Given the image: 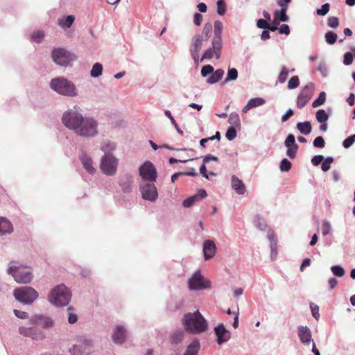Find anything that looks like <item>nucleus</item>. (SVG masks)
Here are the masks:
<instances>
[{
    "label": "nucleus",
    "instance_id": "40",
    "mask_svg": "<svg viewBox=\"0 0 355 355\" xmlns=\"http://www.w3.org/2000/svg\"><path fill=\"white\" fill-rule=\"evenodd\" d=\"M228 122L232 125V127H239L241 121L239 114L235 112L231 113L229 116Z\"/></svg>",
    "mask_w": 355,
    "mask_h": 355
},
{
    "label": "nucleus",
    "instance_id": "63",
    "mask_svg": "<svg viewBox=\"0 0 355 355\" xmlns=\"http://www.w3.org/2000/svg\"><path fill=\"white\" fill-rule=\"evenodd\" d=\"M331 226L329 223L324 222L322 225V233L324 236H326L330 233Z\"/></svg>",
    "mask_w": 355,
    "mask_h": 355
},
{
    "label": "nucleus",
    "instance_id": "9",
    "mask_svg": "<svg viewBox=\"0 0 355 355\" xmlns=\"http://www.w3.org/2000/svg\"><path fill=\"white\" fill-rule=\"evenodd\" d=\"M53 62L60 66L67 67L76 60V56L64 48H55L51 51Z\"/></svg>",
    "mask_w": 355,
    "mask_h": 355
},
{
    "label": "nucleus",
    "instance_id": "5",
    "mask_svg": "<svg viewBox=\"0 0 355 355\" xmlns=\"http://www.w3.org/2000/svg\"><path fill=\"white\" fill-rule=\"evenodd\" d=\"M71 292L64 284L55 286L48 296L49 302L55 306L67 305L71 300Z\"/></svg>",
    "mask_w": 355,
    "mask_h": 355
},
{
    "label": "nucleus",
    "instance_id": "58",
    "mask_svg": "<svg viewBox=\"0 0 355 355\" xmlns=\"http://www.w3.org/2000/svg\"><path fill=\"white\" fill-rule=\"evenodd\" d=\"M313 145L316 148H322L325 145L324 139H323L322 137H317L313 141Z\"/></svg>",
    "mask_w": 355,
    "mask_h": 355
},
{
    "label": "nucleus",
    "instance_id": "53",
    "mask_svg": "<svg viewBox=\"0 0 355 355\" xmlns=\"http://www.w3.org/2000/svg\"><path fill=\"white\" fill-rule=\"evenodd\" d=\"M226 12V5L223 0L217 1V12L219 15H223Z\"/></svg>",
    "mask_w": 355,
    "mask_h": 355
},
{
    "label": "nucleus",
    "instance_id": "18",
    "mask_svg": "<svg viewBox=\"0 0 355 355\" xmlns=\"http://www.w3.org/2000/svg\"><path fill=\"white\" fill-rule=\"evenodd\" d=\"M284 146L287 148L286 156L290 159H294L297 153L298 145L295 142V136L292 134H289L285 141Z\"/></svg>",
    "mask_w": 355,
    "mask_h": 355
},
{
    "label": "nucleus",
    "instance_id": "41",
    "mask_svg": "<svg viewBox=\"0 0 355 355\" xmlns=\"http://www.w3.org/2000/svg\"><path fill=\"white\" fill-rule=\"evenodd\" d=\"M315 118H316V120L320 123H323L326 122L328 120L329 115L327 114L325 110H319L317 111V112L315 114Z\"/></svg>",
    "mask_w": 355,
    "mask_h": 355
},
{
    "label": "nucleus",
    "instance_id": "64",
    "mask_svg": "<svg viewBox=\"0 0 355 355\" xmlns=\"http://www.w3.org/2000/svg\"><path fill=\"white\" fill-rule=\"evenodd\" d=\"M323 161L324 157L321 155H315L312 158V164L315 166H318Z\"/></svg>",
    "mask_w": 355,
    "mask_h": 355
},
{
    "label": "nucleus",
    "instance_id": "25",
    "mask_svg": "<svg viewBox=\"0 0 355 355\" xmlns=\"http://www.w3.org/2000/svg\"><path fill=\"white\" fill-rule=\"evenodd\" d=\"M231 185L232 189L239 195H243L245 192V187L241 180L236 175H233L231 180Z\"/></svg>",
    "mask_w": 355,
    "mask_h": 355
},
{
    "label": "nucleus",
    "instance_id": "43",
    "mask_svg": "<svg viewBox=\"0 0 355 355\" xmlns=\"http://www.w3.org/2000/svg\"><path fill=\"white\" fill-rule=\"evenodd\" d=\"M132 184V179L130 176H127L126 180L125 182L121 181L120 182V185L122 188V190L124 192H130L131 191Z\"/></svg>",
    "mask_w": 355,
    "mask_h": 355
},
{
    "label": "nucleus",
    "instance_id": "19",
    "mask_svg": "<svg viewBox=\"0 0 355 355\" xmlns=\"http://www.w3.org/2000/svg\"><path fill=\"white\" fill-rule=\"evenodd\" d=\"M31 324H38L45 329H49L54 327L53 320L46 315H34L31 317L30 320Z\"/></svg>",
    "mask_w": 355,
    "mask_h": 355
},
{
    "label": "nucleus",
    "instance_id": "42",
    "mask_svg": "<svg viewBox=\"0 0 355 355\" xmlns=\"http://www.w3.org/2000/svg\"><path fill=\"white\" fill-rule=\"evenodd\" d=\"M254 224L258 229H259L261 231L265 230L267 228V225L266 223L265 220L261 218L259 216H257L254 218Z\"/></svg>",
    "mask_w": 355,
    "mask_h": 355
},
{
    "label": "nucleus",
    "instance_id": "15",
    "mask_svg": "<svg viewBox=\"0 0 355 355\" xmlns=\"http://www.w3.org/2000/svg\"><path fill=\"white\" fill-rule=\"evenodd\" d=\"M223 46V42H218L216 41H211V47L206 49L200 58V61L205 60H210L213 58L219 59L221 54V50Z\"/></svg>",
    "mask_w": 355,
    "mask_h": 355
},
{
    "label": "nucleus",
    "instance_id": "10",
    "mask_svg": "<svg viewBox=\"0 0 355 355\" xmlns=\"http://www.w3.org/2000/svg\"><path fill=\"white\" fill-rule=\"evenodd\" d=\"M140 177L145 182H154L157 177V170L155 166L149 161L145 162L139 169Z\"/></svg>",
    "mask_w": 355,
    "mask_h": 355
},
{
    "label": "nucleus",
    "instance_id": "2",
    "mask_svg": "<svg viewBox=\"0 0 355 355\" xmlns=\"http://www.w3.org/2000/svg\"><path fill=\"white\" fill-rule=\"evenodd\" d=\"M49 85L52 90L64 96L76 97L79 94L76 85L62 76L53 78Z\"/></svg>",
    "mask_w": 355,
    "mask_h": 355
},
{
    "label": "nucleus",
    "instance_id": "54",
    "mask_svg": "<svg viewBox=\"0 0 355 355\" xmlns=\"http://www.w3.org/2000/svg\"><path fill=\"white\" fill-rule=\"evenodd\" d=\"M214 67L210 64L205 65L202 67L201 75L202 77H206L214 72Z\"/></svg>",
    "mask_w": 355,
    "mask_h": 355
},
{
    "label": "nucleus",
    "instance_id": "27",
    "mask_svg": "<svg viewBox=\"0 0 355 355\" xmlns=\"http://www.w3.org/2000/svg\"><path fill=\"white\" fill-rule=\"evenodd\" d=\"M13 227L11 223L4 217H0V236L11 234Z\"/></svg>",
    "mask_w": 355,
    "mask_h": 355
},
{
    "label": "nucleus",
    "instance_id": "32",
    "mask_svg": "<svg viewBox=\"0 0 355 355\" xmlns=\"http://www.w3.org/2000/svg\"><path fill=\"white\" fill-rule=\"evenodd\" d=\"M223 28V23L220 21H219V20L215 21L214 26V37L212 39V41L222 42V36H221V35H222Z\"/></svg>",
    "mask_w": 355,
    "mask_h": 355
},
{
    "label": "nucleus",
    "instance_id": "60",
    "mask_svg": "<svg viewBox=\"0 0 355 355\" xmlns=\"http://www.w3.org/2000/svg\"><path fill=\"white\" fill-rule=\"evenodd\" d=\"M327 24L329 27L336 28L339 25L338 18L336 17H331L328 19Z\"/></svg>",
    "mask_w": 355,
    "mask_h": 355
},
{
    "label": "nucleus",
    "instance_id": "46",
    "mask_svg": "<svg viewBox=\"0 0 355 355\" xmlns=\"http://www.w3.org/2000/svg\"><path fill=\"white\" fill-rule=\"evenodd\" d=\"M288 73L289 70L285 66H283L278 76V81L279 83H284L286 82Z\"/></svg>",
    "mask_w": 355,
    "mask_h": 355
},
{
    "label": "nucleus",
    "instance_id": "8",
    "mask_svg": "<svg viewBox=\"0 0 355 355\" xmlns=\"http://www.w3.org/2000/svg\"><path fill=\"white\" fill-rule=\"evenodd\" d=\"M119 159L114 155H103L100 160V169L103 174L107 176H114L116 174Z\"/></svg>",
    "mask_w": 355,
    "mask_h": 355
},
{
    "label": "nucleus",
    "instance_id": "44",
    "mask_svg": "<svg viewBox=\"0 0 355 355\" xmlns=\"http://www.w3.org/2000/svg\"><path fill=\"white\" fill-rule=\"evenodd\" d=\"M326 100V93L321 92L319 96L312 103V107H317L323 105Z\"/></svg>",
    "mask_w": 355,
    "mask_h": 355
},
{
    "label": "nucleus",
    "instance_id": "38",
    "mask_svg": "<svg viewBox=\"0 0 355 355\" xmlns=\"http://www.w3.org/2000/svg\"><path fill=\"white\" fill-rule=\"evenodd\" d=\"M297 130L303 135H309L311 132V122H300L297 124Z\"/></svg>",
    "mask_w": 355,
    "mask_h": 355
},
{
    "label": "nucleus",
    "instance_id": "17",
    "mask_svg": "<svg viewBox=\"0 0 355 355\" xmlns=\"http://www.w3.org/2000/svg\"><path fill=\"white\" fill-rule=\"evenodd\" d=\"M214 331L216 336V343L220 345L227 343L231 338V332L225 327L223 323L215 327Z\"/></svg>",
    "mask_w": 355,
    "mask_h": 355
},
{
    "label": "nucleus",
    "instance_id": "14",
    "mask_svg": "<svg viewBox=\"0 0 355 355\" xmlns=\"http://www.w3.org/2000/svg\"><path fill=\"white\" fill-rule=\"evenodd\" d=\"M291 1V0H279L277 1V4L280 7V10L275 11L272 24H276V25H279L280 21H288L289 18L286 15V12Z\"/></svg>",
    "mask_w": 355,
    "mask_h": 355
},
{
    "label": "nucleus",
    "instance_id": "3",
    "mask_svg": "<svg viewBox=\"0 0 355 355\" xmlns=\"http://www.w3.org/2000/svg\"><path fill=\"white\" fill-rule=\"evenodd\" d=\"M75 135L86 139H91L99 135V123L93 116H85Z\"/></svg>",
    "mask_w": 355,
    "mask_h": 355
},
{
    "label": "nucleus",
    "instance_id": "30",
    "mask_svg": "<svg viewBox=\"0 0 355 355\" xmlns=\"http://www.w3.org/2000/svg\"><path fill=\"white\" fill-rule=\"evenodd\" d=\"M298 336L301 342L309 345L311 341V332L307 327L301 326L298 329Z\"/></svg>",
    "mask_w": 355,
    "mask_h": 355
},
{
    "label": "nucleus",
    "instance_id": "4",
    "mask_svg": "<svg viewBox=\"0 0 355 355\" xmlns=\"http://www.w3.org/2000/svg\"><path fill=\"white\" fill-rule=\"evenodd\" d=\"M84 116L80 112V108L76 105L66 110L62 116V124L74 134L79 128Z\"/></svg>",
    "mask_w": 355,
    "mask_h": 355
},
{
    "label": "nucleus",
    "instance_id": "33",
    "mask_svg": "<svg viewBox=\"0 0 355 355\" xmlns=\"http://www.w3.org/2000/svg\"><path fill=\"white\" fill-rule=\"evenodd\" d=\"M200 349V342L198 340H194L187 347L184 355H197Z\"/></svg>",
    "mask_w": 355,
    "mask_h": 355
},
{
    "label": "nucleus",
    "instance_id": "21",
    "mask_svg": "<svg viewBox=\"0 0 355 355\" xmlns=\"http://www.w3.org/2000/svg\"><path fill=\"white\" fill-rule=\"evenodd\" d=\"M207 196V192L204 189H201L198 191V193L196 195L190 196L185 199L182 202V206L185 208H189L195 205L196 202L200 201V200L205 198Z\"/></svg>",
    "mask_w": 355,
    "mask_h": 355
},
{
    "label": "nucleus",
    "instance_id": "31",
    "mask_svg": "<svg viewBox=\"0 0 355 355\" xmlns=\"http://www.w3.org/2000/svg\"><path fill=\"white\" fill-rule=\"evenodd\" d=\"M202 161H203V164L200 168V173L204 178H205L206 179H209V175L207 173V171L205 164H207L209 161L218 162V159L216 156H214L211 155H207L203 157Z\"/></svg>",
    "mask_w": 355,
    "mask_h": 355
},
{
    "label": "nucleus",
    "instance_id": "35",
    "mask_svg": "<svg viewBox=\"0 0 355 355\" xmlns=\"http://www.w3.org/2000/svg\"><path fill=\"white\" fill-rule=\"evenodd\" d=\"M74 17L73 15H68L67 17L58 19V25L62 28H69L74 21Z\"/></svg>",
    "mask_w": 355,
    "mask_h": 355
},
{
    "label": "nucleus",
    "instance_id": "57",
    "mask_svg": "<svg viewBox=\"0 0 355 355\" xmlns=\"http://www.w3.org/2000/svg\"><path fill=\"white\" fill-rule=\"evenodd\" d=\"M329 4L328 3H324L322 6L321 8L318 9L316 12L320 16H324L329 10Z\"/></svg>",
    "mask_w": 355,
    "mask_h": 355
},
{
    "label": "nucleus",
    "instance_id": "23",
    "mask_svg": "<svg viewBox=\"0 0 355 355\" xmlns=\"http://www.w3.org/2000/svg\"><path fill=\"white\" fill-rule=\"evenodd\" d=\"M205 42L202 36H199V35H194L191 41V45L189 51L190 53H199L202 49L203 42Z\"/></svg>",
    "mask_w": 355,
    "mask_h": 355
},
{
    "label": "nucleus",
    "instance_id": "39",
    "mask_svg": "<svg viewBox=\"0 0 355 355\" xmlns=\"http://www.w3.org/2000/svg\"><path fill=\"white\" fill-rule=\"evenodd\" d=\"M213 26L211 23H206L204 26L202 34H198L199 36H202L205 41H207L212 33Z\"/></svg>",
    "mask_w": 355,
    "mask_h": 355
},
{
    "label": "nucleus",
    "instance_id": "52",
    "mask_svg": "<svg viewBox=\"0 0 355 355\" xmlns=\"http://www.w3.org/2000/svg\"><path fill=\"white\" fill-rule=\"evenodd\" d=\"M334 162V158L332 157H327L323 162L322 163L321 168L323 171L326 172L327 171L330 167L331 163Z\"/></svg>",
    "mask_w": 355,
    "mask_h": 355
},
{
    "label": "nucleus",
    "instance_id": "56",
    "mask_svg": "<svg viewBox=\"0 0 355 355\" xmlns=\"http://www.w3.org/2000/svg\"><path fill=\"white\" fill-rule=\"evenodd\" d=\"M225 137L229 141L234 139L236 137V131L234 127L230 128L226 133Z\"/></svg>",
    "mask_w": 355,
    "mask_h": 355
},
{
    "label": "nucleus",
    "instance_id": "13",
    "mask_svg": "<svg viewBox=\"0 0 355 355\" xmlns=\"http://www.w3.org/2000/svg\"><path fill=\"white\" fill-rule=\"evenodd\" d=\"M191 291H199L210 287V282L205 280L200 271L195 272L188 281Z\"/></svg>",
    "mask_w": 355,
    "mask_h": 355
},
{
    "label": "nucleus",
    "instance_id": "16",
    "mask_svg": "<svg viewBox=\"0 0 355 355\" xmlns=\"http://www.w3.org/2000/svg\"><path fill=\"white\" fill-rule=\"evenodd\" d=\"M93 351V344L89 340H82L78 344L73 345L71 352L75 355H89Z\"/></svg>",
    "mask_w": 355,
    "mask_h": 355
},
{
    "label": "nucleus",
    "instance_id": "6",
    "mask_svg": "<svg viewBox=\"0 0 355 355\" xmlns=\"http://www.w3.org/2000/svg\"><path fill=\"white\" fill-rule=\"evenodd\" d=\"M14 262L12 261L9 265L7 269V273L11 275L18 284H30L33 279L32 271L26 266L14 265L12 264Z\"/></svg>",
    "mask_w": 355,
    "mask_h": 355
},
{
    "label": "nucleus",
    "instance_id": "1",
    "mask_svg": "<svg viewBox=\"0 0 355 355\" xmlns=\"http://www.w3.org/2000/svg\"><path fill=\"white\" fill-rule=\"evenodd\" d=\"M185 329L191 334H201L208 329V323L202 315L196 311L185 314L182 318Z\"/></svg>",
    "mask_w": 355,
    "mask_h": 355
},
{
    "label": "nucleus",
    "instance_id": "11",
    "mask_svg": "<svg viewBox=\"0 0 355 355\" xmlns=\"http://www.w3.org/2000/svg\"><path fill=\"white\" fill-rule=\"evenodd\" d=\"M139 191L144 200L155 202L158 198V191L153 182H143L139 186Z\"/></svg>",
    "mask_w": 355,
    "mask_h": 355
},
{
    "label": "nucleus",
    "instance_id": "7",
    "mask_svg": "<svg viewBox=\"0 0 355 355\" xmlns=\"http://www.w3.org/2000/svg\"><path fill=\"white\" fill-rule=\"evenodd\" d=\"M14 297L24 305L32 304L38 297V292L31 286H21L13 291Z\"/></svg>",
    "mask_w": 355,
    "mask_h": 355
},
{
    "label": "nucleus",
    "instance_id": "37",
    "mask_svg": "<svg viewBox=\"0 0 355 355\" xmlns=\"http://www.w3.org/2000/svg\"><path fill=\"white\" fill-rule=\"evenodd\" d=\"M103 65L101 63L96 62L93 64L90 71V76L92 78H98L102 75Z\"/></svg>",
    "mask_w": 355,
    "mask_h": 355
},
{
    "label": "nucleus",
    "instance_id": "45",
    "mask_svg": "<svg viewBox=\"0 0 355 355\" xmlns=\"http://www.w3.org/2000/svg\"><path fill=\"white\" fill-rule=\"evenodd\" d=\"M238 77V71L234 68H231L228 69L227 76L225 79V83H227L229 81L235 80Z\"/></svg>",
    "mask_w": 355,
    "mask_h": 355
},
{
    "label": "nucleus",
    "instance_id": "50",
    "mask_svg": "<svg viewBox=\"0 0 355 355\" xmlns=\"http://www.w3.org/2000/svg\"><path fill=\"white\" fill-rule=\"evenodd\" d=\"M67 313H68V322L70 324H73L77 322L78 320V316L77 315L73 312V309L71 307H69L67 309Z\"/></svg>",
    "mask_w": 355,
    "mask_h": 355
},
{
    "label": "nucleus",
    "instance_id": "47",
    "mask_svg": "<svg viewBox=\"0 0 355 355\" xmlns=\"http://www.w3.org/2000/svg\"><path fill=\"white\" fill-rule=\"evenodd\" d=\"M279 168L282 172H288L291 168V163L287 159H283L279 164Z\"/></svg>",
    "mask_w": 355,
    "mask_h": 355
},
{
    "label": "nucleus",
    "instance_id": "12",
    "mask_svg": "<svg viewBox=\"0 0 355 355\" xmlns=\"http://www.w3.org/2000/svg\"><path fill=\"white\" fill-rule=\"evenodd\" d=\"M18 332L21 336L30 338L33 340H43L46 338L45 334L36 327L20 325L18 328Z\"/></svg>",
    "mask_w": 355,
    "mask_h": 355
},
{
    "label": "nucleus",
    "instance_id": "36",
    "mask_svg": "<svg viewBox=\"0 0 355 355\" xmlns=\"http://www.w3.org/2000/svg\"><path fill=\"white\" fill-rule=\"evenodd\" d=\"M184 338V331L182 329L175 331L171 336L172 343L178 344L181 343Z\"/></svg>",
    "mask_w": 355,
    "mask_h": 355
},
{
    "label": "nucleus",
    "instance_id": "24",
    "mask_svg": "<svg viewBox=\"0 0 355 355\" xmlns=\"http://www.w3.org/2000/svg\"><path fill=\"white\" fill-rule=\"evenodd\" d=\"M126 338V331L121 325H118L114 330L112 334L113 341L116 344H121Z\"/></svg>",
    "mask_w": 355,
    "mask_h": 355
},
{
    "label": "nucleus",
    "instance_id": "28",
    "mask_svg": "<svg viewBox=\"0 0 355 355\" xmlns=\"http://www.w3.org/2000/svg\"><path fill=\"white\" fill-rule=\"evenodd\" d=\"M310 93L309 87L306 86L303 90L300 92L297 97V105L298 107H303L310 100Z\"/></svg>",
    "mask_w": 355,
    "mask_h": 355
},
{
    "label": "nucleus",
    "instance_id": "62",
    "mask_svg": "<svg viewBox=\"0 0 355 355\" xmlns=\"http://www.w3.org/2000/svg\"><path fill=\"white\" fill-rule=\"evenodd\" d=\"M353 62L352 54L349 52L345 53L343 63L345 65H349Z\"/></svg>",
    "mask_w": 355,
    "mask_h": 355
},
{
    "label": "nucleus",
    "instance_id": "51",
    "mask_svg": "<svg viewBox=\"0 0 355 355\" xmlns=\"http://www.w3.org/2000/svg\"><path fill=\"white\" fill-rule=\"evenodd\" d=\"M44 32L43 31H36L32 34V39L36 42H40L44 37Z\"/></svg>",
    "mask_w": 355,
    "mask_h": 355
},
{
    "label": "nucleus",
    "instance_id": "49",
    "mask_svg": "<svg viewBox=\"0 0 355 355\" xmlns=\"http://www.w3.org/2000/svg\"><path fill=\"white\" fill-rule=\"evenodd\" d=\"M337 37V35L332 31H328L325 34L326 42L329 44H334L336 42Z\"/></svg>",
    "mask_w": 355,
    "mask_h": 355
},
{
    "label": "nucleus",
    "instance_id": "59",
    "mask_svg": "<svg viewBox=\"0 0 355 355\" xmlns=\"http://www.w3.org/2000/svg\"><path fill=\"white\" fill-rule=\"evenodd\" d=\"M355 142V135H353L345 139L343 143L344 148H349Z\"/></svg>",
    "mask_w": 355,
    "mask_h": 355
},
{
    "label": "nucleus",
    "instance_id": "55",
    "mask_svg": "<svg viewBox=\"0 0 355 355\" xmlns=\"http://www.w3.org/2000/svg\"><path fill=\"white\" fill-rule=\"evenodd\" d=\"M331 270L334 275H335L336 276L340 277L345 275L344 269L340 266H332Z\"/></svg>",
    "mask_w": 355,
    "mask_h": 355
},
{
    "label": "nucleus",
    "instance_id": "29",
    "mask_svg": "<svg viewBox=\"0 0 355 355\" xmlns=\"http://www.w3.org/2000/svg\"><path fill=\"white\" fill-rule=\"evenodd\" d=\"M116 148V143L107 139L103 141L100 146L101 150L104 153L103 155L107 154L113 155L112 153L115 150Z\"/></svg>",
    "mask_w": 355,
    "mask_h": 355
},
{
    "label": "nucleus",
    "instance_id": "22",
    "mask_svg": "<svg viewBox=\"0 0 355 355\" xmlns=\"http://www.w3.org/2000/svg\"><path fill=\"white\" fill-rule=\"evenodd\" d=\"M204 257L206 260L212 258L216 253V245L211 240H206L203 244Z\"/></svg>",
    "mask_w": 355,
    "mask_h": 355
},
{
    "label": "nucleus",
    "instance_id": "26",
    "mask_svg": "<svg viewBox=\"0 0 355 355\" xmlns=\"http://www.w3.org/2000/svg\"><path fill=\"white\" fill-rule=\"evenodd\" d=\"M266 103L264 98L257 97L251 98L248 103L243 107L242 112L246 113L250 110L263 105Z\"/></svg>",
    "mask_w": 355,
    "mask_h": 355
},
{
    "label": "nucleus",
    "instance_id": "61",
    "mask_svg": "<svg viewBox=\"0 0 355 355\" xmlns=\"http://www.w3.org/2000/svg\"><path fill=\"white\" fill-rule=\"evenodd\" d=\"M13 313L16 317L19 319H27L28 318V313L26 311H19L17 309L13 310Z\"/></svg>",
    "mask_w": 355,
    "mask_h": 355
},
{
    "label": "nucleus",
    "instance_id": "48",
    "mask_svg": "<svg viewBox=\"0 0 355 355\" xmlns=\"http://www.w3.org/2000/svg\"><path fill=\"white\" fill-rule=\"evenodd\" d=\"M299 85L300 80L298 76H294L291 77V78L288 80L287 87L289 89H293L297 88L299 86Z\"/></svg>",
    "mask_w": 355,
    "mask_h": 355
},
{
    "label": "nucleus",
    "instance_id": "20",
    "mask_svg": "<svg viewBox=\"0 0 355 355\" xmlns=\"http://www.w3.org/2000/svg\"><path fill=\"white\" fill-rule=\"evenodd\" d=\"M80 160L84 169L89 174L93 175L96 172L94 162L90 155L85 152H82L79 156Z\"/></svg>",
    "mask_w": 355,
    "mask_h": 355
},
{
    "label": "nucleus",
    "instance_id": "34",
    "mask_svg": "<svg viewBox=\"0 0 355 355\" xmlns=\"http://www.w3.org/2000/svg\"><path fill=\"white\" fill-rule=\"evenodd\" d=\"M224 71L221 69H216L211 73V75L207 80V83L209 84H214L218 82L223 76Z\"/></svg>",
    "mask_w": 355,
    "mask_h": 355
}]
</instances>
